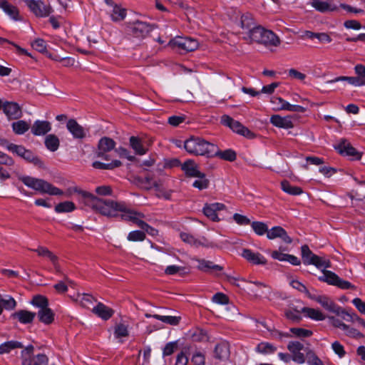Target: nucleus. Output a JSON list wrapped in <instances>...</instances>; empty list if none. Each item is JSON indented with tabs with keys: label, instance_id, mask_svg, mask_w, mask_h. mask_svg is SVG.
Instances as JSON below:
<instances>
[{
	"label": "nucleus",
	"instance_id": "nucleus-1",
	"mask_svg": "<svg viewBox=\"0 0 365 365\" xmlns=\"http://www.w3.org/2000/svg\"><path fill=\"white\" fill-rule=\"evenodd\" d=\"M96 212L108 217L120 216L125 221H130L138 226L144 215L127 207L123 202L101 199Z\"/></svg>",
	"mask_w": 365,
	"mask_h": 365
},
{
	"label": "nucleus",
	"instance_id": "nucleus-2",
	"mask_svg": "<svg viewBox=\"0 0 365 365\" xmlns=\"http://www.w3.org/2000/svg\"><path fill=\"white\" fill-rule=\"evenodd\" d=\"M184 148L190 154L207 158L215 157V153L217 152V145L201 138L194 136L185 141Z\"/></svg>",
	"mask_w": 365,
	"mask_h": 365
},
{
	"label": "nucleus",
	"instance_id": "nucleus-3",
	"mask_svg": "<svg viewBox=\"0 0 365 365\" xmlns=\"http://www.w3.org/2000/svg\"><path fill=\"white\" fill-rule=\"evenodd\" d=\"M250 43L256 42L266 47L278 46L280 44L279 38L272 31L265 29L261 26L253 27L247 36H244Z\"/></svg>",
	"mask_w": 365,
	"mask_h": 365
},
{
	"label": "nucleus",
	"instance_id": "nucleus-4",
	"mask_svg": "<svg viewBox=\"0 0 365 365\" xmlns=\"http://www.w3.org/2000/svg\"><path fill=\"white\" fill-rule=\"evenodd\" d=\"M18 178L26 186L42 194L61 195L63 193L61 190L43 179L36 178L28 175H19Z\"/></svg>",
	"mask_w": 365,
	"mask_h": 365
},
{
	"label": "nucleus",
	"instance_id": "nucleus-5",
	"mask_svg": "<svg viewBox=\"0 0 365 365\" xmlns=\"http://www.w3.org/2000/svg\"><path fill=\"white\" fill-rule=\"evenodd\" d=\"M74 194L77 195V199L80 203L91 207L93 211L96 212L101 199L95 196L94 194L83 190L78 187H69L66 195L70 197Z\"/></svg>",
	"mask_w": 365,
	"mask_h": 365
},
{
	"label": "nucleus",
	"instance_id": "nucleus-6",
	"mask_svg": "<svg viewBox=\"0 0 365 365\" xmlns=\"http://www.w3.org/2000/svg\"><path fill=\"white\" fill-rule=\"evenodd\" d=\"M34 346H28L21 351L22 365H48V359L43 354L33 356Z\"/></svg>",
	"mask_w": 365,
	"mask_h": 365
},
{
	"label": "nucleus",
	"instance_id": "nucleus-7",
	"mask_svg": "<svg viewBox=\"0 0 365 365\" xmlns=\"http://www.w3.org/2000/svg\"><path fill=\"white\" fill-rule=\"evenodd\" d=\"M309 298L316 301L321 306L329 312L336 314L337 316L342 317L345 310L339 307L330 297L326 295L309 294Z\"/></svg>",
	"mask_w": 365,
	"mask_h": 365
},
{
	"label": "nucleus",
	"instance_id": "nucleus-8",
	"mask_svg": "<svg viewBox=\"0 0 365 365\" xmlns=\"http://www.w3.org/2000/svg\"><path fill=\"white\" fill-rule=\"evenodd\" d=\"M323 275L319 277L322 282H325L331 285L336 286L343 289H355V287L349 282L344 280L331 271L323 269Z\"/></svg>",
	"mask_w": 365,
	"mask_h": 365
},
{
	"label": "nucleus",
	"instance_id": "nucleus-9",
	"mask_svg": "<svg viewBox=\"0 0 365 365\" xmlns=\"http://www.w3.org/2000/svg\"><path fill=\"white\" fill-rule=\"evenodd\" d=\"M221 123L231 128L234 132L248 138H252L255 135L247 128L242 125L239 121L235 120L229 115H224L221 118Z\"/></svg>",
	"mask_w": 365,
	"mask_h": 365
},
{
	"label": "nucleus",
	"instance_id": "nucleus-10",
	"mask_svg": "<svg viewBox=\"0 0 365 365\" xmlns=\"http://www.w3.org/2000/svg\"><path fill=\"white\" fill-rule=\"evenodd\" d=\"M130 33L135 38H143L153 30V26L145 22L135 21L129 26Z\"/></svg>",
	"mask_w": 365,
	"mask_h": 365
},
{
	"label": "nucleus",
	"instance_id": "nucleus-11",
	"mask_svg": "<svg viewBox=\"0 0 365 365\" xmlns=\"http://www.w3.org/2000/svg\"><path fill=\"white\" fill-rule=\"evenodd\" d=\"M334 148L341 155L351 157L353 160H360L362 155L345 139L341 140Z\"/></svg>",
	"mask_w": 365,
	"mask_h": 365
},
{
	"label": "nucleus",
	"instance_id": "nucleus-12",
	"mask_svg": "<svg viewBox=\"0 0 365 365\" xmlns=\"http://www.w3.org/2000/svg\"><path fill=\"white\" fill-rule=\"evenodd\" d=\"M26 5L31 11L38 17L48 16L51 12V9L48 5L45 4L41 1L26 0Z\"/></svg>",
	"mask_w": 365,
	"mask_h": 365
},
{
	"label": "nucleus",
	"instance_id": "nucleus-13",
	"mask_svg": "<svg viewBox=\"0 0 365 365\" xmlns=\"http://www.w3.org/2000/svg\"><path fill=\"white\" fill-rule=\"evenodd\" d=\"M169 44L177 46L185 51H193L198 47L197 40L192 38H176L170 41Z\"/></svg>",
	"mask_w": 365,
	"mask_h": 365
},
{
	"label": "nucleus",
	"instance_id": "nucleus-14",
	"mask_svg": "<svg viewBox=\"0 0 365 365\" xmlns=\"http://www.w3.org/2000/svg\"><path fill=\"white\" fill-rule=\"evenodd\" d=\"M288 350L292 353V360L298 364H303L305 361V357L301 352L304 349V345L299 341H290L287 345Z\"/></svg>",
	"mask_w": 365,
	"mask_h": 365
},
{
	"label": "nucleus",
	"instance_id": "nucleus-15",
	"mask_svg": "<svg viewBox=\"0 0 365 365\" xmlns=\"http://www.w3.org/2000/svg\"><path fill=\"white\" fill-rule=\"evenodd\" d=\"M181 169L187 177H203L204 173L199 170L197 164L192 160H187L181 165Z\"/></svg>",
	"mask_w": 365,
	"mask_h": 365
},
{
	"label": "nucleus",
	"instance_id": "nucleus-16",
	"mask_svg": "<svg viewBox=\"0 0 365 365\" xmlns=\"http://www.w3.org/2000/svg\"><path fill=\"white\" fill-rule=\"evenodd\" d=\"M267 237L269 240H274L279 237L287 244H290L292 242L291 237L287 235L285 230L280 226H276L272 227L271 230H267Z\"/></svg>",
	"mask_w": 365,
	"mask_h": 365
},
{
	"label": "nucleus",
	"instance_id": "nucleus-17",
	"mask_svg": "<svg viewBox=\"0 0 365 365\" xmlns=\"http://www.w3.org/2000/svg\"><path fill=\"white\" fill-rule=\"evenodd\" d=\"M3 110L9 119H19L22 116L21 108L16 103H4L3 106Z\"/></svg>",
	"mask_w": 365,
	"mask_h": 365
},
{
	"label": "nucleus",
	"instance_id": "nucleus-18",
	"mask_svg": "<svg viewBox=\"0 0 365 365\" xmlns=\"http://www.w3.org/2000/svg\"><path fill=\"white\" fill-rule=\"evenodd\" d=\"M115 146V142L108 138V137H103L100 139L98 143V148L95 153L96 156H103L104 153H108L113 149H114Z\"/></svg>",
	"mask_w": 365,
	"mask_h": 365
},
{
	"label": "nucleus",
	"instance_id": "nucleus-19",
	"mask_svg": "<svg viewBox=\"0 0 365 365\" xmlns=\"http://www.w3.org/2000/svg\"><path fill=\"white\" fill-rule=\"evenodd\" d=\"M66 128L74 138L82 139L86 137V133L85 129L79 125L75 119L68 120Z\"/></svg>",
	"mask_w": 365,
	"mask_h": 365
},
{
	"label": "nucleus",
	"instance_id": "nucleus-20",
	"mask_svg": "<svg viewBox=\"0 0 365 365\" xmlns=\"http://www.w3.org/2000/svg\"><path fill=\"white\" fill-rule=\"evenodd\" d=\"M215 357L221 361H226L229 359L230 351V345L227 341H222L217 344L215 348Z\"/></svg>",
	"mask_w": 365,
	"mask_h": 365
},
{
	"label": "nucleus",
	"instance_id": "nucleus-21",
	"mask_svg": "<svg viewBox=\"0 0 365 365\" xmlns=\"http://www.w3.org/2000/svg\"><path fill=\"white\" fill-rule=\"evenodd\" d=\"M270 122L276 127L282 128H291L294 127L291 116L282 117L279 115H274L270 118Z\"/></svg>",
	"mask_w": 365,
	"mask_h": 365
},
{
	"label": "nucleus",
	"instance_id": "nucleus-22",
	"mask_svg": "<svg viewBox=\"0 0 365 365\" xmlns=\"http://www.w3.org/2000/svg\"><path fill=\"white\" fill-rule=\"evenodd\" d=\"M242 255L247 261L255 264H264L267 262L266 259L261 254L253 252L249 249H244Z\"/></svg>",
	"mask_w": 365,
	"mask_h": 365
},
{
	"label": "nucleus",
	"instance_id": "nucleus-23",
	"mask_svg": "<svg viewBox=\"0 0 365 365\" xmlns=\"http://www.w3.org/2000/svg\"><path fill=\"white\" fill-rule=\"evenodd\" d=\"M311 6L314 8L317 11L321 13H325L327 11H334L337 9L336 5L330 1H323L321 0H312L310 1Z\"/></svg>",
	"mask_w": 365,
	"mask_h": 365
},
{
	"label": "nucleus",
	"instance_id": "nucleus-24",
	"mask_svg": "<svg viewBox=\"0 0 365 365\" xmlns=\"http://www.w3.org/2000/svg\"><path fill=\"white\" fill-rule=\"evenodd\" d=\"M92 312L93 314L104 320L110 319L114 313V311L112 309L101 302H98V304L93 308Z\"/></svg>",
	"mask_w": 365,
	"mask_h": 365
},
{
	"label": "nucleus",
	"instance_id": "nucleus-25",
	"mask_svg": "<svg viewBox=\"0 0 365 365\" xmlns=\"http://www.w3.org/2000/svg\"><path fill=\"white\" fill-rule=\"evenodd\" d=\"M51 129V123L48 121L36 120L31 126V132L35 135H45Z\"/></svg>",
	"mask_w": 365,
	"mask_h": 365
},
{
	"label": "nucleus",
	"instance_id": "nucleus-26",
	"mask_svg": "<svg viewBox=\"0 0 365 365\" xmlns=\"http://www.w3.org/2000/svg\"><path fill=\"white\" fill-rule=\"evenodd\" d=\"M134 182L139 187L145 190H150L153 187H158L159 185L156 181H153L151 175H147L144 178L140 177H135Z\"/></svg>",
	"mask_w": 365,
	"mask_h": 365
},
{
	"label": "nucleus",
	"instance_id": "nucleus-27",
	"mask_svg": "<svg viewBox=\"0 0 365 365\" xmlns=\"http://www.w3.org/2000/svg\"><path fill=\"white\" fill-rule=\"evenodd\" d=\"M195 260L198 263L197 268L205 272H210L211 271H221L223 269L222 267L215 264L211 261L199 259H195Z\"/></svg>",
	"mask_w": 365,
	"mask_h": 365
},
{
	"label": "nucleus",
	"instance_id": "nucleus-28",
	"mask_svg": "<svg viewBox=\"0 0 365 365\" xmlns=\"http://www.w3.org/2000/svg\"><path fill=\"white\" fill-rule=\"evenodd\" d=\"M36 314H37L38 320L44 324H51L54 321L55 314L49 307L38 309Z\"/></svg>",
	"mask_w": 365,
	"mask_h": 365
},
{
	"label": "nucleus",
	"instance_id": "nucleus-29",
	"mask_svg": "<svg viewBox=\"0 0 365 365\" xmlns=\"http://www.w3.org/2000/svg\"><path fill=\"white\" fill-rule=\"evenodd\" d=\"M240 16V25L242 29L247 30L250 32L253 27H257L254 21L252 15L250 13L242 14L238 12Z\"/></svg>",
	"mask_w": 365,
	"mask_h": 365
},
{
	"label": "nucleus",
	"instance_id": "nucleus-30",
	"mask_svg": "<svg viewBox=\"0 0 365 365\" xmlns=\"http://www.w3.org/2000/svg\"><path fill=\"white\" fill-rule=\"evenodd\" d=\"M36 316V313L27 310H19L12 314L14 318L17 319L22 324L31 323Z\"/></svg>",
	"mask_w": 365,
	"mask_h": 365
},
{
	"label": "nucleus",
	"instance_id": "nucleus-31",
	"mask_svg": "<svg viewBox=\"0 0 365 365\" xmlns=\"http://www.w3.org/2000/svg\"><path fill=\"white\" fill-rule=\"evenodd\" d=\"M180 238L182 240L185 242H187L191 245H193L195 247H199L200 245L202 246H210L208 243H207V240L205 238H202V240H197L192 235L186 233V232H182L180 233Z\"/></svg>",
	"mask_w": 365,
	"mask_h": 365
},
{
	"label": "nucleus",
	"instance_id": "nucleus-32",
	"mask_svg": "<svg viewBox=\"0 0 365 365\" xmlns=\"http://www.w3.org/2000/svg\"><path fill=\"white\" fill-rule=\"evenodd\" d=\"M130 144L138 155H144L148 150V148L145 147V142L138 137H130Z\"/></svg>",
	"mask_w": 365,
	"mask_h": 365
},
{
	"label": "nucleus",
	"instance_id": "nucleus-33",
	"mask_svg": "<svg viewBox=\"0 0 365 365\" xmlns=\"http://www.w3.org/2000/svg\"><path fill=\"white\" fill-rule=\"evenodd\" d=\"M0 8L14 20H19V10L5 0H0Z\"/></svg>",
	"mask_w": 365,
	"mask_h": 365
},
{
	"label": "nucleus",
	"instance_id": "nucleus-34",
	"mask_svg": "<svg viewBox=\"0 0 365 365\" xmlns=\"http://www.w3.org/2000/svg\"><path fill=\"white\" fill-rule=\"evenodd\" d=\"M153 317L172 326L178 325L181 320L180 316L153 314Z\"/></svg>",
	"mask_w": 365,
	"mask_h": 365
},
{
	"label": "nucleus",
	"instance_id": "nucleus-35",
	"mask_svg": "<svg viewBox=\"0 0 365 365\" xmlns=\"http://www.w3.org/2000/svg\"><path fill=\"white\" fill-rule=\"evenodd\" d=\"M13 131L17 135L24 134L30 128V124L25 120H20L11 124Z\"/></svg>",
	"mask_w": 365,
	"mask_h": 365
},
{
	"label": "nucleus",
	"instance_id": "nucleus-36",
	"mask_svg": "<svg viewBox=\"0 0 365 365\" xmlns=\"http://www.w3.org/2000/svg\"><path fill=\"white\" fill-rule=\"evenodd\" d=\"M341 81H346L349 83L354 86H364V83L359 79L358 76L356 77H349V76H339L335 78L332 80L328 81L327 83H333Z\"/></svg>",
	"mask_w": 365,
	"mask_h": 365
},
{
	"label": "nucleus",
	"instance_id": "nucleus-37",
	"mask_svg": "<svg viewBox=\"0 0 365 365\" xmlns=\"http://www.w3.org/2000/svg\"><path fill=\"white\" fill-rule=\"evenodd\" d=\"M122 163L120 160H115L110 163H103L100 161H95L93 163V167L96 169L101 170H113L115 168L120 167Z\"/></svg>",
	"mask_w": 365,
	"mask_h": 365
},
{
	"label": "nucleus",
	"instance_id": "nucleus-38",
	"mask_svg": "<svg viewBox=\"0 0 365 365\" xmlns=\"http://www.w3.org/2000/svg\"><path fill=\"white\" fill-rule=\"evenodd\" d=\"M126 11L118 5H114L110 11V17L113 21H120L125 19Z\"/></svg>",
	"mask_w": 365,
	"mask_h": 365
},
{
	"label": "nucleus",
	"instance_id": "nucleus-39",
	"mask_svg": "<svg viewBox=\"0 0 365 365\" xmlns=\"http://www.w3.org/2000/svg\"><path fill=\"white\" fill-rule=\"evenodd\" d=\"M302 312L306 314L307 317L314 320L322 321L326 318L323 313L319 309L304 307Z\"/></svg>",
	"mask_w": 365,
	"mask_h": 365
},
{
	"label": "nucleus",
	"instance_id": "nucleus-40",
	"mask_svg": "<svg viewBox=\"0 0 365 365\" xmlns=\"http://www.w3.org/2000/svg\"><path fill=\"white\" fill-rule=\"evenodd\" d=\"M282 190L292 195H298L302 193V190L297 186L292 185L287 180H283L281 182Z\"/></svg>",
	"mask_w": 365,
	"mask_h": 365
},
{
	"label": "nucleus",
	"instance_id": "nucleus-41",
	"mask_svg": "<svg viewBox=\"0 0 365 365\" xmlns=\"http://www.w3.org/2000/svg\"><path fill=\"white\" fill-rule=\"evenodd\" d=\"M22 347L21 343L17 341H9L0 345V354L9 353L12 349Z\"/></svg>",
	"mask_w": 365,
	"mask_h": 365
},
{
	"label": "nucleus",
	"instance_id": "nucleus-42",
	"mask_svg": "<svg viewBox=\"0 0 365 365\" xmlns=\"http://www.w3.org/2000/svg\"><path fill=\"white\" fill-rule=\"evenodd\" d=\"M45 145L49 150L54 152L59 147V140L55 135H48L45 139Z\"/></svg>",
	"mask_w": 365,
	"mask_h": 365
},
{
	"label": "nucleus",
	"instance_id": "nucleus-43",
	"mask_svg": "<svg viewBox=\"0 0 365 365\" xmlns=\"http://www.w3.org/2000/svg\"><path fill=\"white\" fill-rule=\"evenodd\" d=\"M250 286L247 287L248 292L255 297H258L260 294H262L261 289L262 288H267V285L259 282H250Z\"/></svg>",
	"mask_w": 365,
	"mask_h": 365
},
{
	"label": "nucleus",
	"instance_id": "nucleus-44",
	"mask_svg": "<svg viewBox=\"0 0 365 365\" xmlns=\"http://www.w3.org/2000/svg\"><path fill=\"white\" fill-rule=\"evenodd\" d=\"M312 259L309 261V264H314L317 268H328L331 267V262L329 259L320 257L315 255V256H311Z\"/></svg>",
	"mask_w": 365,
	"mask_h": 365
},
{
	"label": "nucleus",
	"instance_id": "nucleus-45",
	"mask_svg": "<svg viewBox=\"0 0 365 365\" xmlns=\"http://www.w3.org/2000/svg\"><path fill=\"white\" fill-rule=\"evenodd\" d=\"M236 153L231 149H227L224 151H220L217 148V153H215V157H219L221 159L232 162L236 159Z\"/></svg>",
	"mask_w": 365,
	"mask_h": 365
},
{
	"label": "nucleus",
	"instance_id": "nucleus-46",
	"mask_svg": "<svg viewBox=\"0 0 365 365\" xmlns=\"http://www.w3.org/2000/svg\"><path fill=\"white\" fill-rule=\"evenodd\" d=\"M76 209V205L73 202L65 201L58 203L55 207V211L56 212H69L73 211Z\"/></svg>",
	"mask_w": 365,
	"mask_h": 365
},
{
	"label": "nucleus",
	"instance_id": "nucleus-47",
	"mask_svg": "<svg viewBox=\"0 0 365 365\" xmlns=\"http://www.w3.org/2000/svg\"><path fill=\"white\" fill-rule=\"evenodd\" d=\"M16 305V302L13 297L6 296V297L2 298L0 296V314L2 312V307L6 309H13L15 308Z\"/></svg>",
	"mask_w": 365,
	"mask_h": 365
},
{
	"label": "nucleus",
	"instance_id": "nucleus-48",
	"mask_svg": "<svg viewBox=\"0 0 365 365\" xmlns=\"http://www.w3.org/2000/svg\"><path fill=\"white\" fill-rule=\"evenodd\" d=\"M31 304L38 309H44L48 307V299L41 295H37L33 297Z\"/></svg>",
	"mask_w": 365,
	"mask_h": 365
},
{
	"label": "nucleus",
	"instance_id": "nucleus-49",
	"mask_svg": "<svg viewBox=\"0 0 365 365\" xmlns=\"http://www.w3.org/2000/svg\"><path fill=\"white\" fill-rule=\"evenodd\" d=\"M21 158L29 163H34L36 165L42 166L43 165L41 160L29 150L26 149Z\"/></svg>",
	"mask_w": 365,
	"mask_h": 365
},
{
	"label": "nucleus",
	"instance_id": "nucleus-50",
	"mask_svg": "<svg viewBox=\"0 0 365 365\" xmlns=\"http://www.w3.org/2000/svg\"><path fill=\"white\" fill-rule=\"evenodd\" d=\"M251 226L254 232L258 235H263L267 232L268 227L265 223L262 222H252L251 223Z\"/></svg>",
	"mask_w": 365,
	"mask_h": 365
},
{
	"label": "nucleus",
	"instance_id": "nucleus-51",
	"mask_svg": "<svg viewBox=\"0 0 365 365\" xmlns=\"http://www.w3.org/2000/svg\"><path fill=\"white\" fill-rule=\"evenodd\" d=\"M276 347L268 342H262L257 346V351L262 354H271L276 351Z\"/></svg>",
	"mask_w": 365,
	"mask_h": 365
},
{
	"label": "nucleus",
	"instance_id": "nucleus-52",
	"mask_svg": "<svg viewBox=\"0 0 365 365\" xmlns=\"http://www.w3.org/2000/svg\"><path fill=\"white\" fill-rule=\"evenodd\" d=\"M95 192L97 195L96 196L101 199L100 197L111 195L113 190L109 185H101L96 187Z\"/></svg>",
	"mask_w": 365,
	"mask_h": 365
},
{
	"label": "nucleus",
	"instance_id": "nucleus-53",
	"mask_svg": "<svg viewBox=\"0 0 365 365\" xmlns=\"http://www.w3.org/2000/svg\"><path fill=\"white\" fill-rule=\"evenodd\" d=\"M178 273L181 275L185 274V268L181 266L170 265L165 269V274L168 275H173Z\"/></svg>",
	"mask_w": 365,
	"mask_h": 365
},
{
	"label": "nucleus",
	"instance_id": "nucleus-54",
	"mask_svg": "<svg viewBox=\"0 0 365 365\" xmlns=\"http://www.w3.org/2000/svg\"><path fill=\"white\" fill-rule=\"evenodd\" d=\"M341 319L348 322H356L362 326H364V324H365V321L360 318L359 317H358L356 314H349L346 311L344 312Z\"/></svg>",
	"mask_w": 365,
	"mask_h": 365
},
{
	"label": "nucleus",
	"instance_id": "nucleus-55",
	"mask_svg": "<svg viewBox=\"0 0 365 365\" xmlns=\"http://www.w3.org/2000/svg\"><path fill=\"white\" fill-rule=\"evenodd\" d=\"M290 331L296 336L300 338L309 337L312 335V331L311 330L302 328H291Z\"/></svg>",
	"mask_w": 365,
	"mask_h": 365
},
{
	"label": "nucleus",
	"instance_id": "nucleus-56",
	"mask_svg": "<svg viewBox=\"0 0 365 365\" xmlns=\"http://www.w3.org/2000/svg\"><path fill=\"white\" fill-rule=\"evenodd\" d=\"M302 257L304 264H309V261H311V256H315L314 254L310 250L309 247L307 245H304L302 247Z\"/></svg>",
	"mask_w": 365,
	"mask_h": 365
},
{
	"label": "nucleus",
	"instance_id": "nucleus-57",
	"mask_svg": "<svg viewBox=\"0 0 365 365\" xmlns=\"http://www.w3.org/2000/svg\"><path fill=\"white\" fill-rule=\"evenodd\" d=\"M32 46L34 49L42 53H47L46 42L43 39L37 38L32 43Z\"/></svg>",
	"mask_w": 365,
	"mask_h": 365
},
{
	"label": "nucleus",
	"instance_id": "nucleus-58",
	"mask_svg": "<svg viewBox=\"0 0 365 365\" xmlns=\"http://www.w3.org/2000/svg\"><path fill=\"white\" fill-rule=\"evenodd\" d=\"M197 178H198V180H196L193 182V187L199 190L206 189L209 185V180L205 178V175L204 174L203 177Z\"/></svg>",
	"mask_w": 365,
	"mask_h": 365
},
{
	"label": "nucleus",
	"instance_id": "nucleus-59",
	"mask_svg": "<svg viewBox=\"0 0 365 365\" xmlns=\"http://www.w3.org/2000/svg\"><path fill=\"white\" fill-rule=\"evenodd\" d=\"M343 330L346 336L355 339L361 338L364 335L359 332L357 329L350 327L349 326L346 324V328H344Z\"/></svg>",
	"mask_w": 365,
	"mask_h": 365
},
{
	"label": "nucleus",
	"instance_id": "nucleus-60",
	"mask_svg": "<svg viewBox=\"0 0 365 365\" xmlns=\"http://www.w3.org/2000/svg\"><path fill=\"white\" fill-rule=\"evenodd\" d=\"M145 238V233L140 230L130 232L128 235V240L129 241H143Z\"/></svg>",
	"mask_w": 365,
	"mask_h": 365
},
{
	"label": "nucleus",
	"instance_id": "nucleus-61",
	"mask_svg": "<svg viewBox=\"0 0 365 365\" xmlns=\"http://www.w3.org/2000/svg\"><path fill=\"white\" fill-rule=\"evenodd\" d=\"M7 149L13 153L16 154L18 156H22L24 152L26 150V148L21 145H16L14 143L8 144Z\"/></svg>",
	"mask_w": 365,
	"mask_h": 365
},
{
	"label": "nucleus",
	"instance_id": "nucleus-62",
	"mask_svg": "<svg viewBox=\"0 0 365 365\" xmlns=\"http://www.w3.org/2000/svg\"><path fill=\"white\" fill-rule=\"evenodd\" d=\"M331 348L334 353L337 354L339 358H342L345 356L346 351L344 350V346L338 341H335L332 343Z\"/></svg>",
	"mask_w": 365,
	"mask_h": 365
},
{
	"label": "nucleus",
	"instance_id": "nucleus-63",
	"mask_svg": "<svg viewBox=\"0 0 365 365\" xmlns=\"http://www.w3.org/2000/svg\"><path fill=\"white\" fill-rule=\"evenodd\" d=\"M204 214L212 221H217L218 217L215 211V210L210 205H206L203 209Z\"/></svg>",
	"mask_w": 365,
	"mask_h": 365
},
{
	"label": "nucleus",
	"instance_id": "nucleus-64",
	"mask_svg": "<svg viewBox=\"0 0 365 365\" xmlns=\"http://www.w3.org/2000/svg\"><path fill=\"white\" fill-rule=\"evenodd\" d=\"M354 71L356 75L359 77V79L361 80L364 83V86L365 85V66L362 64H357L354 67Z\"/></svg>",
	"mask_w": 365,
	"mask_h": 365
}]
</instances>
